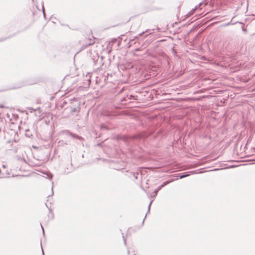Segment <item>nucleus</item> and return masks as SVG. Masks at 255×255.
Here are the masks:
<instances>
[{
	"instance_id": "obj_10",
	"label": "nucleus",
	"mask_w": 255,
	"mask_h": 255,
	"mask_svg": "<svg viewBox=\"0 0 255 255\" xmlns=\"http://www.w3.org/2000/svg\"><path fill=\"white\" fill-rule=\"evenodd\" d=\"M230 24H234V23H231V22H229V23H227V24H225L224 25H225V26H227V25H230Z\"/></svg>"
},
{
	"instance_id": "obj_13",
	"label": "nucleus",
	"mask_w": 255,
	"mask_h": 255,
	"mask_svg": "<svg viewBox=\"0 0 255 255\" xmlns=\"http://www.w3.org/2000/svg\"><path fill=\"white\" fill-rule=\"evenodd\" d=\"M43 15L45 17V13L44 12V7H43Z\"/></svg>"
},
{
	"instance_id": "obj_1",
	"label": "nucleus",
	"mask_w": 255,
	"mask_h": 255,
	"mask_svg": "<svg viewBox=\"0 0 255 255\" xmlns=\"http://www.w3.org/2000/svg\"><path fill=\"white\" fill-rule=\"evenodd\" d=\"M60 134L64 135L67 136H70L72 138H77L78 139H81L82 137L79 136L78 134L71 132L68 130H63L60 132Z\"/></svg>"
},
{
	"instance_id": "obj_8",
	"label": "nucleus",
	"mask_w": 255,
	"mask_h": 255,
	"mask_svg": "<svg viewBox=\"0 0 255 255\" xmlns=\"http://www.w3.org/2000/svg\"><path fill=\"white\" fill-rule=\"evenodd\" d=\"M152 202V201H150V203H149V205H148V212H149L150 207V206H151V204Z\"/></svg>"
},
{
	"instance_id": "obj_15",
	"label": "nucleus",
	"mask_w": 255,
	"mask_h": 255,
	"mask_svg": "<svg viewBox=\"0 0 255 255\" xmlns=\"http://www.w3.org/2000/svg\"><path fill=\"white\" fill-rule=\"evenodd\" d=\"M42 255H44V252H43V249H42Z\"/></svg>"
},
{
	"instance_id": "obj_6",
	"label": "nucleus",
	"mask_w": 255,
	"mask_h": 255,
	"mask_svg": "<svg viewBox=\"0 0 255 255\" xmlns=\"http://www.w3.org/2000/svg\"><path fill=\"white\" fill-rule=\"evenodd\" d=\"M189 175V174H184L182 175H180V176H179V179L183 178L184 177L188 176Z\"/></svg>"
},
{
	"instance_id": "obj_16",
	"label": "nucleus",
	"mask_w": 255,
	"mask_h": 255,
	"mask_svg": "<svg viewBox=\"0 0 255 255\" xmlns=\"http://www.w3.org/2000/svg\"><path fill=\"white\" fill-rule=\"evenodd\" d=\"M52 177V175L50 174V178H51Z\"/></svg>"
},
{
	"instance_id": "obj_14",
	"label": "nucleus",
	"mask_w": 255,
	"mask_h": 255,
	"mask_svg": "<svg viewBox=\"0 0 255 255\" xmlns=\"http://www.w3.org/2000/svg\"><path fill=\"white\" fill-rule=\"evenodd\" d=\"M41 227L42 230V231H43V234H44V229H43V227H42V226L41 225Z\"/></svg>"
},
{
	"instance_id": "obj_18",
	"label": "nucleus",
	"mask_w": 255,
	"mask_h": 255,
	"mask_svg": "<svg viewBox=\"0 0 255 255\" xmlns=\"http://www.w3.org/2000/svg\"><path fill=\"white\" fill-rule=\"evenodd\" d=\"M53 188V187H52V189ZM52 194H53V191L52 190Z\"/></svg>"
},
{
	"instance_id": "obj_2",
	"label": "nucleus",
	"mask_w": 255,
	"mask_h": 255,
	"mask_svg": "<svg viewBox=\"0 0 255 255\" xmlns=\"http://www.w3.org/2000/svg\"><path fill=\"white\" fill-rule=\"evenodd\" d=\"M173 180H168V181H166L165 182H163V183L162 184H161V185H160L159 187H158L155 190H154V195L153 196V197H155L156 196L157 194V192L161 189H162L163 187H164L165 185H167L168 184L170 183V182H171Z\"/></svg>"
},
{
	"instance_id": "obj_12",
	"label": "nucleus",
	"mask_w": 255,
	"mask_h": 255,
	"mask_svg": "<svg viewBox=\"0 0 255 255\" xmlns=\"http://www.w3.org/2000/svg\"><path fill=\"white\" fill-rule=\"evenodd\" d=\"M0 108H4V106H3L2 105H0Z\"/></svg>"
},
{
	"instance_id": "obj_4",
	"label": "nucleus",
	"mask_w": 255,
	"mask_h": 255,
	"mask_svg": "<svg viewBox=\"0 0 255 255\" xmlns=\"http://www.w3.org/2000/svg\"><path fill=\"white\" fill-rule=\"evenodd\" d=\"M79 110V109L78 108H70V111L71 113H74L75 112H77Z\"/></svg>"
},
{
	"instance_id": "obj_3",
	"label": "nucleus",
	"mask_w": 255,
	"mask_h": 255,
	"mask_svg": "<svg viewBox=\"0 0 255 255\" xmlns=\"http://www.w3.org/2000/svg\"><path fill=\"white\" fill-rule=\"evenodd\" d=\"M91 77V74L90 73H88L85 76V80L87 81V85H90V84L91 83V79H90Z\"/></svg>"
},
{
	"instance_id": "obj_5",
	"label": "nucleus",
	"mask_w": 255,
	"mask_h": 255,
	"mask_svg": "<svg viewBox=\"0 0 255 255\" xmlns=\"http://www.w3.org/2000/svg\"><path fill=\"white\" fill-rule=\"evenodd\" d=\"M94 42H94V40H90V42L89 43L86 44V46L87 47V46H88L89 45H91L94 44Z\"/></svg>"
},
{
	"instance_id": "obj_7",
	"label": "nucleus",
	"mask_w": 255,
	"mask_h": 255,
	"mask_svg": "<svg viewBox=\"0 0 255 255\" xmlns=\"http://www.w3.org/2000/svg\"><path fill=\"white\" fill-rule=\"evenodd\" d=\"M134 98V97L133 96L130 95L129 96H127L126 97V99L130 100V99H131V98Z\"/></svg>"
},
{
	"instance_id": "obj_11",
	"label": "nucleus",
	"mask_w": 255,
	"mask_h": 255,
	"mask_svg": "<svg viewBox=\"0 0 255 255\" xmlns=\"http://www.w3.org/2000/svg\"><path fill=\"white\" fill-rule=\"evenodd\" d=\"M123 239H124V243H125V244H126V239L125 238L124 236H123Z\"/></svg>"
},
{
	"instance_id": "obj_9",
	"label": "nucleus",
	"mask_w": 255,
	"mask_h": 255,
	"mask_svg": "<svg viewBox=\"0 0 255 255\" xmlns=\"http://www.w3.org/2000/svg\"><path fill=\"white\" fill-rule=\"evenodd\" d=\"M144 33V32H142L140 33H139L137 36H136L135 37L136 38H138V37L139 36H141L143 33Z\"/></svg>"
},
{
	"instance_id": "obj_17",
	"label": "nucleus",
	"mask_w": 255,
	"mask_h": 255,
	"mask_svg": "<svg viewBox=\"0 0 255 255\" xmlns=\"http://www.w3.org/2000/svg\"><path fill=\"white\" fill-rule=\"evenodd\" d=\"M61 142H63V141L62 140V141H59V143H61Z\"/></svg>"
}]
</instances>
